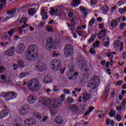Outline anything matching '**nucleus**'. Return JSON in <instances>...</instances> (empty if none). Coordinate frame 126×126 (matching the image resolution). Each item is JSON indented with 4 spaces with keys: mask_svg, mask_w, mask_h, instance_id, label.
<instances>
[{
    "mask_svg": "<svg viewBox=\"0 0 126 126\" xmlns=\"http://www.w3.org/2000/svg\"><path fill=\"white\" fill-rule=\"evenodd\" d=\"M80 10L81 11H82V12H84L85 10V8H84V7L82 6H81L80 7Z\"/></svg>",
    "mask_w": 126,
    "mask_h": 126,
    "instance_id": "nucleus-59",
    "label": "nucleus"
},
{
    "mask_svg": "<svg viewBox=\"0 0 126 126\" xmlns=\"http://www.w3.org/2000/svg\"><path fill=\"white\" fill-rule=\"evenodd\" d=\"M28 87L31 91H37L41 88V84L37 80L32 79L29 81Z\"/></svg>",
    "mask_w": 126,
    "mask_h": 126,
    "instance_id": "nucleus-3",
    "label": "nucleus"
},
{
    "mask_svg": "<svg viewBox=\"0 0 126 126\" xmlns=\"http://www.w3.org/2000/svg\"><path fill=\"white\" fill-rule=\"evenodd\" d=\"M104 45L105 47H109V46H110V42H109V41L104 42Z\"/></svg>",
    "mask_w": 126,
    "mask_h": 126,
    "instance_id": "nucleus-54",
    "label": "nucleus"
},
{
    "mask_svg": "<svg viewBox=\"0 0 126 126\" xmlns=\"http://www.w3.org/2000/svg\"><path fill=\"white\" fill-rule=\"evenodd\" d=\"M111 123V121H110V119H107L106 120V126H110V124Z\"/></svg>",
    "mask_w": 126,
    "mask_h": 126,
    "instance_id": "nucleus-56",
    "label": "nucleus"
},
{
    "mask_svg": "<svg viewBox=\"0 0 126 126\" xmlns=\"http://www.w3.org/2000/svg\"><path fill=\"white\" fill-rule=\"evenodd\" d=\"M95 18H93L91 21L89 22V25L90 26H92L93 25L94 23H95Z\"/></svg>",
    "mask_w": 126,
    "mask_h": 126,
    "instance_id": "nucleus-37",
    "label": "nucleus"
},
{
    "mask_svg": "<svg viewBox=\"0 0 126 126\" xmlns=\"http://www.w3.org/2000/svg\"><path fill=\"white\" fill-rule=\"evenodd\" d=\"M24 49H25V46H24L23 43H20L17 47V53L21 54L24 51Z\"/></svg>",
    "mask_w": 126,
    "mask_h": 126,
    "instance_id": "nucleus-14",
    "label": "nucleus"
},
{
    "mask_svg": "<svg viewBox=\"0 0 126 126\" xmlns=\"http://www.w3.org/2000/svg\"><path fill=\"white\" fill-rule=\"evenodd\" d=\"M54 122L58 124V125H62L63 123V120L62 117L58 116L54 119Z\"/></svg>",
    "mask_w": 126,
    "mask_h": 126,
    "instance_id": "nucleus-16",
    "label": "nucleus"
},
{
    "mask_svg": "<svg viewBox=\"0 0 126 126\" xmlns=\"http://www.w3.org/2000/svg\"><path fill=\"white\" fill-rule=\"evenodd\" d=\"M16 28H14L12 29H11L8 32L7 34H9V37H12V35L15 32H16Z\"/></svg>",
    "mask_w": 126,
    "mask_h": 126,
    "instance_id": "nucleus-21",
    "label": "nucleus"
},
{
    "mask_svg": "<svg viewBox=\"0 0 126 126\" xmlns=\"http://www.w3.org/2000/svg\"><path fill=\"white\" fill-rule=\"evenodd\" d=\"M118 24V20H113L110 22V26L112 28H116Z\"/></svg>",
    "mask_w": 126,
    "mask_h": 126,
    "instance_id": "nucleus-18",
    "label": "nucleus"
},
{
    "mask_svg": "<svg viewBox=\"0 0 126 126\" xmlns=\"http://www.w3.org/2000/svg\"><path fill=\"white\" fill-rule=\"evenodd\" d=\"M57 42L54 41V39L51 37H47L46 39V48L47 49H52L55 48Z\"/></svg>",
    "mask_w": 126,
    "mask_h": 126,
    "instance_id": "nucleus-8",
    "label": "nucleus"
},
{
    "mask_svg": "<svg viewBox=\"0 0 126 126\" xmlns=\"http://www.w3.org/2000/svg\"><path fill=\"white\" fill-rule=\"evenodd\" d=\"M123 81L121 80V81H117L116 84L117 86H121V85H123Z\"/></svg>",
    "mask_w": 126,
    "mask_h": 126,
    "instance_id": "nucleus-47",
    "label": "nucleus"
},
{
    "mask_svg": "<svg viewBox=\"0 0 126 126\" xmlns=\"http://www.w3.org/2000/svg\"><path fill=\"white\" fill-rule=\"evenodd\" d=\"M69 109L71 112H72L73 113H77V111H78V107L76 105H70Z\"/></svg>",
    "mask_w": 126,
    "mask_h": 126,
    "instance_id": "nucleus-17",
    "label": "nucleus"
},
{
    "mask_svg": "<svg viewBox=\"0 0 126 126\" xmlns=\"http://www.w3.org/2000/svg\"><path fill=\"white\" fill-rule=\"evenodd\" d=\"M124 50V41H122L121 43L120 48L119 49V51L122 52Z\"/></svg>",
    "mask_w": 126,
    "mask_h": 126,
    "instance_id": "nucleus-43",
    "label": "nucleus"
},
{
    "mask_svg": "<svg viewBox=\"0 0 126 126\" xmlns=\"http://www.w3.org/2000/svg\"><path fill=\"white\" fill-rule=\"evenodd\" d=\"M50 14L51 16H54V15H60V14H61V11H60V9L58 8L55 9L52 8L50 12Z\"/></svg>",
    "mask_w": 126,
    "mask_h": 126,
    "instance_id": "nucleus-11",
    "label": "nucleus"
},
{
    "mask_svg": "<svg viewBox=\"0 0 126 126\" xmlns=\"http://www.w3.org/2000/svg\"><path fill=\"white\" fill-rule=\"evenodd\" d=\"M126 99H124L123 100V101L121 102V106H122V108H124V109H126Z\"/></svg>",
    "mask_w": 126,
    "mask_h": 126,
    "instance_id": "nucleus-36",
    "label": "nucleus"
},
{
    "mask_svg": "<svg viewBox=\"0 0 126 126\" xmlns=\"http://www.w3.org/2000/svg\"><path fill=\"white\" fill-rule=\"evenodd\" d=\"M63 91L64 93H65L66 94H69V93H70V91H69V90H67L66 89H64L63 90Z\"/></svg>",
    "mask_w": 126,
    "mask_h": 126,
    "instance_id": "nucleus-50",
    "label": "nucleus"
},
{
    "mask_svg": "<svg viewBox=\"0 0 126 126\" xmlns=\"http://www.w3.org/2000/svg\"><path fill=\"white\" fill-rule=\"evenodd\" d=\"M108 114L111 118H113V117H115V115H116V111L111 110L109 112Z\"/></svg>",
    "mask_w": 126,
    "mask_h": 126,
    "instance_id": "nucleus-34",
    "label": "nucleus"
},
{
    "mask_svg": "<svg viewBox=\"0 0 126 126\" xmlns=\"http://www.w3.org/2000/svg\"><path fill=\"white\" fill-rule=\"evenodd\" d=\"M102 34L103 35H106V34H107V30L106 29L102 30L99 31L98 33V35H102Z\"/></svg>",
    "mask_w": 126,
    "mask_h": 126,
    "instance_id": "nucleus-32",
    "label": "nucleus"
},
{
    "mask_svg": "<svg viewBox=\"0 0 126 126\" xmlns=\"http://www.w3.org/2000/svg\"><path fill=\"white\" fill-rule=\"evenodd\" d=\"M100 84V79L98 76H94L92 78L88 83V86L92 89H96L97 86Z\"/></svg>",
    "mask_w": 126,
    "mask_h": 126,
    "instance_id": "nucleus-5",
    "label": "nucleus"
},
{
    "mask_svg": "<svg viewBox=\"0 0 126 126\" xmlns=\"http://www.w3.org/2000/svg\"><path fill=\"white\" fill-rule=\"evenodd\" d=\"M77 33L78 36H80L81 37H82V36H83V35L84 34L83 32H82L81 31H78L77 32Z\"/></svg>",
    "mask_w": 126,
    "mask_h": 126,
    "instance_id": "nucleus-40",
    "label": "nucleus"
},
{
    "mask_svg": "<svg viewBox=\"0 0 126 126\" xmlns=\"http://www.w3.org/2000/svg\"><path fill=\"white\" fill-rule=\"evenodd\" d=\"M99 44H100V42L98 41H96L95 43L93 44V46L94 48H96V47H98V46H99Z\"/></svg>",
    "mask_w": 126,
    "mask_h": 126,
    "instance_id": "nucleus-45",
    "label": "nucleus"
},
{
    "mask_svg": "<svg viewBox=\"0 0 126 126\" xmlns=\"http://www.w3.org/2000/svg\"><path fill=\"white\" fill-rule=\"evenodd\" d=\"M117 111H118V112H120V111H123V110H125L124 108L121 106H118L116 107Z\"/></svg>",
    "mask_w": 126,
    "mask_h": 126,
    "instance_id": "nucleus-41",
    "label": "nucleus"
},
{
    "mask_svg": "<svg viewBox=\"0 0 126 126\" xmlns=\"http://www.w3.org/2000/svg\"><path fill=\"white\" fill-rule=\"evenodd\" d=\"M126 24H125V23H122L121 24L120 27V30H122V29H124V28H125V27H126Z\"/></svg>",
    "mask_w": 126,
    "mask_h": 126,
    "instance_id": "nucleus-42",
    "label": "nucleus"
},
{
    "mask_svg": "<svg viewBox=\"0 0 126 126\" xmlns=\"http://www.w3.org/2000/svg\"><path fill=\"white\" fill-rule=\"evenodd\" d=\"M41 15L42 17V19H48V15H46V12H45V9H42L41 12Z\"/></svg>",
    "mask_w": 126,
    "mask_h": 126,
    "instance_id": "nucleus-24",
    "label": "nucleus"
},
{
    "mask_svg": "<svg viewBox=\"0 0 126 126\" xmlns=\"http://www.w3.org/2000/svg\"><path fill=\"white\" fill-rule=\"evenodd\" d=\"M2 39H5V40H9L10 39V37L8 35H4L2 37Z\"/></svg>",
    "mask_w": 126,
    "mask_h": 126,
    "instance_id": "nucleus-55",
    "label": "nucleus"
},
{
    "mask_svg": "<svg viewBox=\"0 0 126 126\" xmlns=\"http://www.w3.org/2000/svg\"><path fill=\"white\" fill-rule=\"evenodd\" d=\"M15 52V47L12 46L11 47L10 49L5 52V55L8 57H12L14 56Z\"/></svg>",
    "mask_w": 126,
    "mask_h": 126,
    "instance_id": "nucleus-10",
    "label": "nucleus"
},
{
    "mask_svg": "<svg viewBox=\"0 0 126 126\" xmlns=\"http://www.w3.org/2000/svg\"><path fill=\"white\" fill-rule=\"evenodd\" d=\"M50 113L52 116H56L57 115V112L54 111V110H50Z\"/></svg>",
    "mask_w": 126,
    "mask_h": 126,
    "instance_id": "nucleus-51",
    "label": "nucleus"
},
{
    "mask_svg": "<svg viewBox=\"0 0 126 126\" xmlns=\"http://www.w3.org/2000/svg\"><path fill=\"white\" fill-rule=\"evenodd\" d=\"M101 10L103 12H108V11H109V7L108 6V5H105L102 6Z\"/></svg>",
    "mask_w": 126,
    "mask_h": 126,
    "instance_id": "nucleus-29",
    "label": "nucleus"
},
{
    "mask_svg": "<svg viewBox=\"0 0 126 126\" xmlns=\"http://www.w3.org/2000/svg\"><path fill=\"white\" fill-rule=\"evenodd\" d=\"M37 100V98H36V96L33 95H30L27 98V100L28 103L29 104H35V102H36V100Z\"/></svg>",
    "mask_w": 126,
    "mask_h": 126,
    "instance_id": "nucleus-13",
    "label": "nucleus"
},
{
    "mask_svg": "<svg viewBox=\"0 0 126 126\" xmlns=\"http://www.w3.org/2000/svg\"><path fill=\"white\" fill-rule=\"evenodd\" d=\"M126 6H125L123 8H120L118 11L119 13H120L121 14H123V13H124V12H126Z\"/></svg>",
    "mask_w": 126,
    "mask_h": 126,
    "instance_id": "nucleus-35",
    "label": "nucleus"
},
{
    "mask_svg": "<svg viewBox=\"0 0 126 126\" xmlns=\"http://www.w3.org/2000/svg\"><path fill=\"white\" fill-rule=\"evenodd\" d=\"M97 0H91V4L92 5H95L97 3Z\"/></svg>",
    "mask_w": 126,
    "mask_h": 126,
    "instance_id": "nucleus-46",
    "label": "nucleus"
},
{
    "mask_svg": "<svg viewBox=\"0 0 126 126\" xmlns=\"http://www.w3.org/2000/svg\"><path fill=\"white\" fill-rule=\"evenodd\" d=\"M25 126H33L36 124V120L33 118H30L26 119L24 121Z\"/></svg>",
    "mask_w": 126,
    "mask_h": 126,
    "instance_id": "nucleus-9",
    "label": "nucleus"
},
{
    "mask_svg": "<svg viewBox=\"0 0 126 126\" xmlns=\"http://www.w3.org/2000/svg\"><path fill=\"white\" fill-rule=\"evenodd\" d=\"M3 70H5V68L3 66H0V73H1Z\"/></svg>",
    "mask_w": 126,
    "mask_h": 126,
    "instance_id": "nucleus-52",
    "label": "nucleus"
},
{
    "mask_svg": "<svg viewBox=\"0 0 126 126\" xmlns=\"http://www.w3.org/2000/svg\"><path fill=\"white\" fill-rule=\"evenodd\" d=\"M71 4L73 7H76V6H78V5H79V4H80V0H73L72 1Z\"/></svg>",
    "mask_w": 126,
    "mask_h": 126,
    "instance_id": "nucleus-20",
    "label": "nucleus"
},
{
    "mask_svg": "<svg viewBox=\"0 0 126 126\" xmlns=\"http://www.w3.org/2000/svg\"><path fill=\"white\" fill-rule=\"evenodd\" d=\"M27 21H28L27 18L23 17L19 21V23H24L25 25Z\"/></svg>",
    "mask_w": 126,
    "mask_h": 126,
    "instance_id": "nucleus-26",
    "label": "nucleus"
},
{
    "mask_svg": "<svg viewBox=\"0 0 126 126\" xmlns=\"http://www.w3.org/2000/svg\"><path fill=\"white\" fill-rule=\"evenodd\" d=\"M15 11V10H8L7 12V14H13V13H14V12Z\"/></svg>",
    "mask_w": 126,
    "mask_h": 126,
    "instance_id": "nucleus-53",
    "label": "nucleus"
},
{
    "mask_svg": "<svg viewBox=\"0 0 126 126\" xmlns=\"http://www.w3.org/2000/svg\"><path fill=\"white\" fill-rule=\"evenodd\" d=\"M16 28V31H19V33L21 34L22 33V28H21V27H19L18 28Z\"/></svg>",
    "mask_w": 126,
    "mask_h": 126,
    "instance_id": "nucleus-49",
    "label": "nucleus"
},
{
    "mask_svg": "<svg viewBox=\"0 0 126 126\" xmlns=\"http://www.w3.org/2000/svg\"><path fill=\"white\" fill-rule=\"evenodd\" d=\"M18 65L19 67H24L25 66V63L22 60L18 61Z\"/></svg>",
    "mask_w": 126,
    "mask_h": 126,
    "instance_id": "nucleus-28",
    "label": "nucleus"
},
{
    "mask_svg": "<svg viewBox=\"0 0 126 126\" xmlns=\"http://www.w3.org/2000/svg\"><path fill=\"white\" fill-rule=\"evenodd\" d=\"M27 53H25V57L29 61H36L38 58L37 53L38 52V48L37 45L35 44H32L30 45L28 48Z\"/></svg>",
    "mask_w": 126,
    "mask_h": 126,
    "instance_id": "nucleus-1",
    "label": "nucleus"
},
{
    "mask_svg": "<svg viewBox=\"0 0 126 126\" xmlns=\"http://www.w3.org/2000/svg\"><path fill=\"white\" fill-rule=\"evenodd\" d=\"M97 37V33H95V34H94L92 35L91 37L89 39L88 43H92L95 39H96V37Z\"/></svg>",
    "mask_w": 126,
    "mask_h": 126,
    "instance_id": "nucleus-27",
    "label": "nucleus"
},
{
    "mask_svg": "<svg viewBox=\"0 0 126 126\" xmlns=\"http://www.w3.org/2000/svg\"><path fill=\"white\" fill-rule=\"evenodd\" d=\"M60 56V54L59 53H56V51H54L53 54V58H58Z\"/></svg>",
    "mask_w": 126,
    "mask_h": 126,
    "instance_id": "nucleus-48",
    "label": "nucleus"
},
{
    "mask_svg": "<svg viewBox=\"0 0 126 126\" xmlns=\"http://www.w3.org/2000/svg\"><path fill=\"white\" fill-rule=\"evenodd\" d=\"M21 108L25 109V110H27V111H29L30 109V107L29 106V104H25L22 106Z\"/></svg>",
    "mask_w": 126,
    "mask_h": 126,
    "instance_id": "nucleus-33",
    "label": "nucleus"
},
{
    "mask_svg": "<svg viewBox=\"0 0 126 126\" xmlns=\"http://www.w3.org/2000/svg\"><path fill=\"white\" fill-rule=\"evenodd\" d=\"M1 97L4 98L5 101L7 102L10 101V100H13L17 97V93L15 92L10 91L8 92H2L0 94Z\"/></svg>",
    "mask_w": 126,
    "mask_h": 126,
    "instance_id": "nucleus-4",
    "label": "nucleus"
},
{
    "mask_svg": "<svg viewBox=\"0 0 126 126\" xmlns=\"http://www.w3.org/2000/svg\"><path fill=\"white\" fill-rule=\"evenodd\" d=\"M28 13L30 16H33V15H35L36 13V11H35V9L31 8L28 10Z\"/></svg>",
    "mask_w": 126,
    "mask_h": 126,
    "instance_id": "nucleus-25",
    "label": "nucleus"
},
{
    "mask_svg": "<svg viewBox=\"0 0 126 126\" xmlns=\"http://www.w3.org/2000/svg\"><path fill=\"white\" fill-rule=\"evenodd\" d=\"M63 52L64 56L67 58L71 57L74 54V50L71 44L65 45L63 49Z\"/></svg>",
    "mask_w": 126,
    "mask_h": 126,
    "instance_id": "nucleus-6",
    "label": "nucleus"
},
{
    "mask_svg": "<svg viewBox=\"0 0 126 126\" xmlns=\"http://www.w3.org/2000/svg\"><path fill=\"white\" fill-rule=\"evenodd\" d=\"M83 15L85 16V17H86V16L88 15V12L86 10L83 12Z\"/></svg>",
    "mask_w": 126,
    "mask_h": 126,
    "instance_id": "nucleus-61",
    "label": "nucleus"
},
{
    "mask_svg": "<svg viewBox=\"0 0 126 126\" xmlns=\"http://www.w3.org/2000/svg\"><path fill=\"white\" fill-rule=\"evenodd\" d=\"M94 110V106H90L89 108V111L91 113L93 111V110Z\"/></svg>",
    "mask_w": 126,
    "mask_h": 126,
    "instance_id": "nucleus-57",
    "label": "nucleus"
},
{
    "mask_svg": "<svg viewBox=\"0 0 126 126\" xmlns=\"http://www.w3.org/2000/svg\"><path fill=\"white\" fill-rule=\"evenodd\" d=\"M61 105H62V103H61V102H57L54 100L52 106L53 108H54V109H58V108L60 107Z\"/></svg>",
    "mask_w": 126,
    "mask_h": 126,
    "instance_id": "nucleus-23",
    "label": "nucleus"
},
{
    "mask_svg": "<svg viewBox=\"0 0 126 126\" xmlns=\"http://www.w3.org/2000/svg\"><path fill=\"white\" fill-rule=\"evenodd\" d=\"M123 60H126V52L123 53V56L122 57Z\"/></svg>",
    "mask_w": 126,
    "mask_h": 126,
    "instance_id": "nucleus-64",
    "label": "nucleus"
},
{
    "mask_svg": "<svg viewBox=\"0 0 126 126\" xmlns=\"http://www.w3.org/2000/svg\"><path fill=\"white\" fill-rule=\"evenodd\" d=\"M46 30L48 32H53V28H49V27L47 28Z\"/></svg>",
    "mask_w": 126,
    "mask_h": 126,
    "instance_id": "nucleus-60",
    "label": "nucleus"
},
{
    "mask_svg": "<svg viewBox=\"0 0 126 126\" xmlns=\"http://www.w3.org/2000/svg\"><path fill=\"white\" fill-rule=\"evenodd\" d=\"M29 75V73L28 72H22L20 73L19 77L20 78H23V77H25V76H27V75Z\"/></svg>",
    "mask_w": 126,
    "mask_h": 126,
    "instance_id": "nucleus-30",
    "label": "nucleus"
},
{
    "mask_svg": "<svg viewBox=\"0 0 126 126\" xmlns=\"http://www.w3.org/2000/svg\"><path fill=\"white\" fill-rule=\"evenodd\" d=\"M65 95L64 94H63L61 95V96L57 99L58 101H60V102H63L64 101Z\"/></svg>",
    "mask_w": 126,
    "mask_h": 126,
    "instance_id": "nucleus-31",
    "label": "nucleus"
},
{
    "mask_svg": "<svg viewBox=\"0 0 126 126\" xmlns=\"http://www.w3.org/2000/svg\"><path fill=\"white\" fill-rule=\"evenodd\" d=\"M9 114V110L8 109H3L0 112V119H3L5 117H7Z\"/></svg>",
    "mask_w": 126,
    "mask_h": 126,
    "instance_id": "nucleus-12",
    "label": "nucleus"
},
{
    "mask_svg": "<svg viewBox=\"0 0 126 126\" xmlns=\"http://www.w3.org/2000/svg\"><path fill=\"white\" fill-rule=\"evenodd\" d=\"M75 18H72L71 21V25L69 24L68 23H67L68 27L69 28H71V27H74L75 26Z\"/></svg>",
    "mask_w": 126,
    "mask_h": 126,
    "instance_id": "nucleus-22",
    "label": "nucleus"
},
{
    "mask_svg": "<svg viewBox=\"0 0 126 126\" xmlns=\"http://www.w3.org/2000/svg\"><path fill=\"white\" fill-rule=\"evenodd\" d=\"M62 67V61L60 60L53 59L50 63V67L53 71H58L60 70L61 73H64L65 68H63V69H61Z\"/></svg>",
    "mask_w": 126,
    "mask_h": 126,
    "instance_id": "nucleus-2",
    "label": "nucleus"
},
{
    "mask_svg": "<svg viewBox=\"0 0 126 126\" xmlns=\"http://www.w3.org/2000/svg\"><path fill=\"white\" fill-rule=\"evenodd\" d=\"M34 116H35V118H36V119H38V120H41V119H42V116H41V115L38 113L35 114Z\"/></svg>",
    "mask_w": 126,
    "mask_h": 126,
    "instance_id": "nucleus-39",
    "label": "nucleus"
},
{
    "mask_svg": "<svg viewBox=\"0 0 126 126\" xmlns=\"http://www.w3.org/2000/svg\"><path fill=\"white\" fill-rule=\"evenodd\" d=\"M83 95L84 96V97H83V100H85L84 101H83V103H86V100H88L90 99V98H91V95L90 94H89L86 91L83 92Z\"/></svg>",
    "mask_w": 126,
    "mask_h": 126,
    "instance_id": "nucleus-15",
    "label": "nucleus"
},
{
    "mask_svg": "<svg viewBox=\"0 0 126 126\" xmlns=\"http://www.w3.org/2000/svg\"><path fill=\"white\" fill-rule=\"evenodd\" d=\"M126 3V0L120 1L118 2V6H122L123 4H125Z\"/></svg>",
    "mask_w": 126,
    "mask_h": 126,
    "instance_id": "nucleus-44",
    "label": "nucleus"
},
{
    "mask_svg": "<svg viewBox=\"0 0 126 126\" xmlns=\"http://www.w3.org/2000/svg\"><path fill=\"white\" fill-rule=\"evenodd\" d=\"M116 119L118 122H121L122 121V116L121 115H117L116 117Z\"/></svg>",
    "mask_w": 126,
    "mask_h": 126,
    "instance_id": "nucleus-38",
    "label": "nucleus"
},
{
    "mask_svg": "<svg viewBox=\"0 0 126 126\" xmlns=\"http://www.w3.org/2000/svg\"><path fill=\"white\" fill-rule=\"evenodd\" d=\"M69 70H70V73H71V72H73V71H74V67H73V66H70L69 67Z\"/></svg>",
    "mask_w": 126,
    "mask_h": 126,
    "instance_id": "nucleus-58",
    "label": "nucleus"
},
{
    "mask_svg": "<svg viewBox=\"0 0 126 126\" xmlns=\"http://www.w3.org/2000/svg\"><path fill=\"white\" fill-rule=\"evenodd\" d=\"M67 101L69 102V103H73V99H72V98L71 97H69L67 99Z\"/></svg>",
    "mask_w": 126,
    "mask_h": 126,
    "instance_id": "nucleus-63",
    "label": "nucleus"
},
{
    "mask_svg": "<svg viewBox=\"0 0 126 126\" xmlns=\"http://www.w3.org/2000/svg\"><path fill=\"white\" fill-rule=\"evenodd\" d=\"M34 68L36 70L42 72L47 69V66L43 64L41 62H38L34 65Z\"/></svg>",
    "mask_w": 126,
    "mask_h": 126,
    "instance_id": "nucleus-7",
    "label": "nucleus"
},
{
    "mask_svg": "<svg viewBox=\"0 0 126 126\" xmlns=\"http://www.w3.org/2000/svg\"><path fill=\"white\" fill-rule=\"evenodd\" d=\"M29 113V111L28 110H27L25 109V108H22L21 107L20 110V114L21 115V116H26V115H28Z\"/></svg>",
    "mask_w": 126,
    "mask_h": 126,
    "instance_id": "nucleus-19",
    "label": "nucleus"
},
{
    "mask_svg": "<svg viewBox=\"0 0 126 126\" xmlns=\"http://www.w3.org/2000/svg\"><path fill=\"white\" fill-rule=\"evenodd\" d=\"M28 7H31V5L30 4H27L23 7V8H27Z\"/></svg>",
    "mask_w": 126,
    "mask_h": 126,
    "instance_id": "nucleus-62",
    "label": "nucleus"
}]
</instances>
